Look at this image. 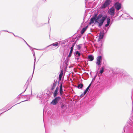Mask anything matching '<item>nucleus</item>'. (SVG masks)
Returning <instances> with one entry per match:
<instances>
[{"instance_id": "nucleus-50", "label": "nucleus", "mask_w": 133, "mask_h": 133, "mask_svg": "<svg viewBox=\"0 0 133 133\" xmlns=\"http://www.w3.org/2000/svg\"><path fill=\"white\" fill-rule=\"evenodd\" d=\"M102 44H101V47L102 46Z\"/></svg>"}, {"instance_id": "nucleus-4", "label": "nucleus", "mask_w": 133, "mask_h": 133, "mask_svg": "<svg viewBox=\"0 0 133 133\" xmlns=\"http://www.w3.org/2000/svg\"><path fill=\"white\" fill-rule=\"evenodd\" d=\"M102 59V57L101 56H98L97 58V61L96 62V64L98 65L99 67V68L101 65V62Z\"/></svg>"}, {"instance_id": "nucleus-11", "label": "nucleus", "mask_w": 133, "mask_h": 133, "mask_svg": "<svg viewBox=\"0 0 133 133\" xmlns=\"http://www.w3.org/2000/svg\"><path fill=\"white\" fill-rule=\"evenodd\" d=\"M35 69V67H34V66L33 70V73H32V76L31 77H30L29 78H28V80L26 82H28V84H29V83L30 82L32 79V78L33 76V75L34 73V72Z\"/></svg>"}, {"instance_id": "nucleus-38", "label": "nucleus", "mask_w": 133, "mask_h": 133, "mask_svg": "<svg viewBox=\"0 0 133 133\" xmlns=\"http://www.w3.org/2000/svg\"><path fill=\"white\" fill-rule=\"evenodd\" d=\"M85 94H84V92L80 96V98H82L83 97Z\"/></svg>"}, {"instance_id": "nucleus-53", "label": "nucleus", "mask_w": 133, "mask_h": 133, "mask_svg": "<svg viewBox=\"0 0 133 133\" xmlns=\"http://www.w3.org/2000/svg\"><path fill=\"white\" fill-rule=\"evenodd\" d=\"M34 49H35V48H34Z\"/></svg>"}, {"instance_id": "nucleus-8", "label": "nucleus", "mask_w": 133, "mask_h": 133, "mask_svg": "<svg viewBox=\"0 0 133 133\" xmlns=\"http://www.w3.org/2000/svg\"><path fill=\"white\" fill-rule=\"evenodd\" d=\"M59 92L60 95H62L63 94V82L62 81H61V83L59 86Z\"/></svg>"}, {"instance_id": "nucleus-39", "label": "nucleus", "mask_w": 133, "mask_h": 133, "mask_svg": "<svg viewBox=\"0 0 133 133\" xmlns=\"http://www.w3.org/2000/svg\"><path fill=\"white\" fill-rule=\"evenodd\" d=\"M38 50H46V48L45 47V48H43V49H38Z\"/></svg>"}, {"instance_id": "nucleus-21", "label": "nucleus", "mask_w": 133, "mask_h": 133, "mask_svg": "<svg viewBox=\"0 0 133 133\" xmlns=\"http://www.w3.org/2000/svg\"><path fill=\"white\" fill-rule=\"evenodd\" d=\"M88 26H87L83 28L81 31V34H83L84 33V32L88 28Z\"/></svg>"}, {"instance_id": "nucleus-17", "label": "nucleus", "mask_w": 133, "mask_h": 133, "mask_svg": "<svg viewBox=\"0 0 133 133\" xmlns=\"http://www.w3.org/2000/svg\"><path fill=\"white\" fill-rule=\"evenodd\" d=\"M88 59L90 61H92L94 59V56L92 55H89L88 57Z\"/></svg>"}, {"instance_id": "nucleus-19", "label": "nucleus", "mask_w": 133, "mask_h": 133, "mask_svg": "<svg viewBox=\"0 0 133 133\" xmlns=\"http://www.w3.org/2000/svg\"><path fill=\"white\" fill-rule=\"evenodd\" d=\"M26 95H27V96L25 97V98H26V100H24V101H23L21 102H20L19 103H18L17 104H16L15 105H16L17 104H19L20 103H21V102L28 101V100L29 99H30V96H29V95H24V96H26Z\"/></svg>"}, {"instance_id": "nucleus-41", "label": "nucleus", "mask_w": 133, "mask_h": 133, "mask_svg": "<svg viewBox=\"0 0 133 133\" xmlns=\"http://www.w3.org/2000/svg\"><path fill=\"white\" fill-rule=\"evenodd\" d=\"M55 81V80L54 81V83H53V84H55L56 85V84L57 83V81Z\"/></svg>"}, {"instance_id": "nucleus-27", "label": "nucleus", "mask_w": 133, "mask_h": 133, "mask_svg": "<svg viewBox=\"0 0 133 133\" xmlns=\"http://www.w3.org/2000/svg\"><path fill=\"white\" fill-rule=\"evenodd\" d=\"M63 70L62 69L61 70V72L59 74V77H62V76H63Z\"/></svg>"}, {"instance_id": "nucleus-42", "label": "nucleus", "mask_w": 133, "mask_h": 133, "mask_svg": "<svg viewBox=\"0 0 133 133\" xmlns=\"http://www.w3.org/2000/svg\"><path fill=\"white\" fill-rule=\"evenodd\" d=\"M77 57V58L75 57V59H76L77 61H78L79 60L80 58H79V57Z\"/></svg>"}, {"instance_id": "nucleus-52", "label": "nucleus", "mask_w": 133, "mask_h": 133, "mask_svg": "<svg viewBox=\"0 0 133 133\" xmlns=\"http://www.w3.org/2000/svg\"><path fill=\"white\" fill-rule=\"evenodd\" d=\"M10 109H9L8 110H10Z\"/></svg>"}, {"instance_id": "nucleus-28", "label": "nucleus", "mask_w": 133, "mask_h": 133, "mask_svg": "<svg viewBox=\"0 0 133 133\" xmlns=\"http://www.w3.org/2000/svg\"><path fill=\"white\" fill-rule=\"evenodd\" d=\"M73 50H70V52L69 53V54L68 55V57H70L72 55V52Z\"/></svg>"}, {"instance_id": "nucleus-18", "label": "nucleus", "mask_w": 133, "mask_h": 133, "mask_svg": "<svg viewBox=\"0 0 133 133\" xmlns=\"http://www.w3.org/2000/svg\"><path fill=\"white\" fill-rule=\"evenodd\" d=\"M28 85H29V84H28V82H26L23 88V89H25L24 91L21 94H20L19 95H20L22 93H24L26 89H27L28 88Z\"/></svg>"}, {"instance_id": "nucleus-34", "label": "nucleus", "mask_w": 133, "mask_h": 133, "mask_svg": "<svg viewBox=\"0 0 133 133\" xmlns=\"http://www.w3.org/2000/svg\"><path fill=\"white\" fill-rule=\"evenodd\" d=\"M102 73H101L100 72L99 73H98L97 72V73L96 75H97V76L98 75L99 77L100 76L102 75Z\"/></svg>"}, {"instance_id": "nucleus-30", "label": "nucleus", "mask_w": 133, "mask_h": 133, "mask_svg": "<svg viewBox=\"0 0 133 133\" xmlns=\"http://www.w3.org/2000/svg\"><path fill=\"white\" fill-rule=\"evenodd\" d=\"M89 90V89L88 88H87L84 91V94H85Z\"/></svg>"}, {"instance_id": "nucleus-14", "label": "nucleus", "mask_w": 133, "mask_h": 133, "mask_svg": "<svg viewBox=\"0 0 133 133\" xmlns=\"http://www.w3.org/2000/svg\"><path fill=\"white\" fill-rule=\"evenodd\" d=\"M31 51L32 52L33 54V55L34 58V67H35V62H36V57H35V53L34 51L32 49H32H30Z\"/></svg>"}, {"instance_id": "nucleus-23", "label": "nucleus", "mask_w": 133, "mask_h": 133, "mask_svg": "<svg viewBox=\"0 0 133 133\" xmlns=\"http://www.w3.org/2000/svg\"><path fill=\"white\" fill-rule=\"evenodd\" d=\"M83 84H82L80 83L77 85V87L79 89H82L83 88Z\"/></svg>"}, {"instance_id": "nucleus-46", "label": "nucleus", "mask_w": 133, "mask_h": 133, "mask_svg": "<svg viewBox=\"0 0 133 133\" xmlns=\"http://www.w3.org/2000/svg\"><path fill=\"white\" fill-rule=\"evenodd\" d=\"M42 1L44 2H46V0H42Z\"/></svg>"}, {"instance_id": "nucleus-40", "label": "nucleus", "mask_w": 133, "mask_h": 133, "mask_svg": "<svg viewBox=\"0 0 133 133\" xmlns=\"http://www.w3.org/2000/svg\"><path fill=\"white\" fill-rule=\"evenodd\" d=\"M62 77H58V82H59V81L60 82L61 81V79H62Z\"/></svg>"}, {"instance_id": "nucleus-7", "label": "nucleus", "mask_w": 133, "mask_h": 133, "mask_svg": "<svg viewBox=\"0 0 133 133\" xmlns=\"http://www.w3.org/2000/svg\"><path fill=\"white\" fill-rule=\"evenodd\" d=\"M114 6L116 10L118 11L121 8L122 5L121 3L117 2L115 3Z\"/></svg>"}, {"instance_id": "nucleus-33", "label": "nucleus", "mask_w": 133, "mask_h": 133, "mask_svg": "<svg viewBox=\"0 0 133 133\" xmlns=\"http://www.w3.org/2000/svg\"><path fill=\"white\" fill-rule=\"evenodd\" d=\"M22 39L24 40V41L25 43L30 48V49H31L32 48L31 47L30 45H29L22 38Z\"/></svg>"}, {"instance_id": "nucleus-36", "label": "nucleus", "mask_w": 133, "mask_h": 133, "mask_svg": "<svg viewBox=\"0 0 133 133\" xmlns=\"http://www.w3.org/2000/svg\"><path fill=\"white\" fill-rule=\"evenodd\" d=\"M131 99L132 102H133V88L132 91Z\"/></svg>"}, {"instance_id": "nucleus-44", "label": "nucleus", "mask_w": 133, "mask_h": 133, "mask_svg": "<svg viewBox=\"0 0 133 133\" xmlns=\"http://www.w3.org/2000/svg\"><path fill=\"white\" fill-rule=\"evenodd\" d=\"M91 83L88 86V87L87 88H88L89 89V88L90 87V86L91 85Z\"/></svg>"}, {"instance_id": "nucleus-55", "label": "nucleus", "mask_w": 133, "mask_h": 133, "mask_svg": "<svg viewBox=\"0 0 133 133\" xmlns=\"http://www.w3.org/2000/svg\"><path fill=\"white\" fill-rule=\"evenodd\" d=\"M132 19H133V18H132Z\"/></svg>"}, {"instance_id": "nucleus-2", "label": "nucleus", "mask_w": 133, "mask_h": 133, "mask_svg": "<svg viewBox=\"0 0 133 133\" xmlns=\"http://www.w3.org/2000/svg\"><path fill=\"white\" fill-rule=\"evenodd\" d=\"M130 121L129 125H126L123 129V133H133V116L129 119Z\"/></svg>"}, {"instance_id": "nucleus-35", "label": "nucleus", "mask_w": 133, "mask_h": 133, "mask_svg": "<svg viewBox=\"0 0 133 133\" xmlns=\"http://www.w3.org/2000/svg\"><path fill=\"white\" fill-rule=\"evenodd\" d=\"M65 106H64V104H62L61 105V108L62 109H63L65 108Z\"/></svg>"}, {"instance_id": "nucleus-25", "label": "nucleus", "mask_w": 133, "mask_h": 133, "mask_svg": "<svg viewBox=\"0 0 133 133\" xmlns=\"http://www.w3.org/2000/svg\"><path fill=\"white\" fill-rule=\"evenodd\" d=\"M105 68V67L104 66H103L101 68V69L100 70V72L101 73H103L104 71V69Z\"/></svg>"}, {"instance_id": "nucleus-51", "label": "nucleus", "mask_w": 133, "mask_h": 133, "mask_svg": "<svg viewBox=\"0 0 133 133\" xmlns=\"http://www.w3.org/2000/svg\"><path fill=\"white\" fill-rule=\"evenodd\" d=\"M81 37V36H78V37L79 38H80Z\"/></svg>"}, {"instance_id": "nucleus-48", "label": "nucleus", "mask_w": 133, "mask_h": 133, "mask_svg": "<svg viewBox=\"0 0 133 133\" xmlns=\"http://www.w3.org/2000/svg\"><path fill=\"white\" fill-rule=\"evenodd\" d=\"M5 112V111H4V112H2V113H1L0 114V115L1 114H3V113H4V112Z\"/></svg>"}, {"instance_id": "nucleus-13", "label": "nucleus", "mask_w": 133, "mask_h": 133, "mask_svg": "<svg viewBox=\"0 0 133 133\" xmlns=\"http://www.w3.org/2000/svg\"><path fill=\"white\" fill-rule=\"evenodd\" d=\"M74 55L76 57H79L81 55H82V54H81L79 51H76L74 52Z\"/></svg>"}, {"instance_id": "nucleus-56", "label": "nucleus", "mask_w": 133, "mask_h": 133, "mask_svg": "<svg viewBox=\"0 0 133 133\" xmlns=\"http://www.w3.org/2000/svg\"><path fill=\"white\" fill-rule=\"evenodd\" d=\"M48 21L49 22V21Z\"/></svg>"}, {"instance_id": "nucleus-47", "label": "nucleus", "mask_w": 133, "mask_h": 133, "mask_svg": "<svg viewBox=\"0 0 133 133\" xmlns=\"http://www.w3.org/2000/svg\"><path fill=\"white\" fill-rule=\"evenodd\" d=\"M131 114H132V113L133 112V108H132V109L131 111Z\"/></svg>"}, {"instance_id": "nucleus-43", "label": "nucleus", "mask_w": 133, "mask_h": 133, "mask_svg": "<svg viewBox=\"0 0 133 133\" xmlns=\"http://www.w3.org/2000/svg\"><path fill=\"white\" fill-rule=\"evenodd\" d=\"M13 35H14V36H15V37H18L19 38H21L22 39V38L21 37H19V36H16L15 35L14 33H13Z\"/></svg>"}, {"instance_id": "nucleus-24", "label": "nucleus", "mask_w": 133, "mask_h": 133, "mask_svg": "<svg viewBox=\"0 0 133 133\" xmlns=\"http://www.w3.org/2000/svg\"><path fill=\"white\" fill-rule=\"evenodd\" d=\"M103 28L104 30L102 31V32L103 33H104L105 34L106 33L108 30V29H109V28L107 29L105 27H103Z\"/></svg>"}, {"instance_id": "nucleus-15", "label": "nucleus", "mask_w": 133, "mask_h": 133, "mask_svg": "<svg viewBox=\"0 0 133 133\" xmlns=\"http://www.w3.org/2000/svg\"><path fill=\"white\" fill-rule=\"evenodd\" d=\"M45 48H46V49H48V50L47 51L54 49V48L53 46L51 44L47 46Z\"/></svg>"}, {"instance_id": "nucleus-10", "label": "nucleus", "mask_w": 133, "mask_h": 133, "mask_svg": "<svg viewBox=\"0 0 133 133\" xmlns=\"http://www.w3.org/2000/svg\"><path fill=\"white\" fill-rule=\"evenodd\" d=\"M122 76L124 78L127 79L130 77V76H129L127 72H125L124 73L122 74Z\"/></svg>"}, {"instance_id": "nucleus-3", "label": "nucleus", "mask_w": 133, "mask_h": 133, "mask_svg": "<svg viewBox=\"0 0 133 133\" xmlns=\"http://www.w3.org/2000/svg\"><path fill=\"white\" fill-rule=\"evenodd\" d=\"M61 99V98L60 97H57L52 100L50 103L53 105H56L58 104V102Z\"/></svg>"}, {"instance_id": "nucleus-22", "label": "nucleus", "mask_w": 133, "mask_h": 133, "mask_svg": "<svg viewBox=\"0 0 133 133\" xmlns=\"http://www.w3.org/2000/svg\"><path fill=\"white\" fill-rule=\"evenodd\" d=\"M60 42H61V41H58L54 43L51 44L52 45V46H55V47H56V46H57L58 45V44H59L60 43Z\"/></svg>"}, {"instance_id": "nucleus-32", "label": "nucleus", "mask_w": 133, "mask_h": 133, "mask_svg": "<svg viewBox=\"0 0 133 133\" xmlns=\"http://www.w3.org/2000/svg\"><path fill=\"white\" fill-rule=\"evenodd\" d=\"M56 85L55 84L53 83L52 85V88H51V90H54V89L55 88Z\"/></svg>"}, {"instance_id": "nucleus-31", "label": "nucleus", "mask_w": 133, "mask_h": 133, "mask_svg": "<svg viewBox=\"0 0 133 133\" xmlns=\"http://www.w3.org/2000/svg\"><path fill=\"white\" fill-rule=\"evenodd\" d=\"M82 45V44H79L77 45V49L78 50H79L81 49V45Z\"/></svg>"}, {"instance_id": "nucleus-12", "label": "nucleus", "mask_w": 133, "mask_h": 133, "mask_svg": "<svg viewBox=\"0 0 133 133\" xmlns=\"http://www.w3.org/2000/svg\"><path fill=\"white\" fill-rule=\"evenodd\" d=\"M43 93H38L37 95V97L38 98H39V99L42 100L43 99Z\"/></svg>"}, {"instance_id": "nucleus-49", "label": "nucleus", "mask_w": 133, "mask_h": 133, "mask_svg": "<svg viewBox=\"0 0 133 133\" xmlns=\"http://www.w3.org/2000/svg\"><path fill=\"white\" fill-rule=\"evenodd\" d=\"M65 63H66V62H68V60H65Z\"/></svg>"}, {"instance_id": "nucleus-6", "label": "nucleus", "mask_w": 133, "mask_h": 133, "mask_svg": "<svg viewBox=\"0 0 133 133\" xmlns=\"http://www.w3.org/2000/svg\"><path fill=\"white\" fill-rule=\"evenodd\" d=\"M109 14L112 16H113L115 14V9L113 7H112L108 11Z\"/></svg>"}, {"instance_id": "nucleus-29", "label": "nucleus", "mask_w": 133, "mask_h": 133, "mask_svg": "<svg viewBox=\"0 0 133 133\" xmlns=\"http://www.w3.org/2000/svg\"><path fill=\"white\" fill-rule=\"evenodd\" d=\"M97 77V75H96L93 78L91 82V83H92L95 80V79Z\"/></svg>"}, {"instance_id": "nucleus-20", "label": "nucleus", "mask_w": 133, "mask_h": 133, "mask_svg": "<svg viewBox=\"0 0 133 133\" xmlns=\"http://www.w3.org/2000/svg\"><path fill=\"white\" fill-rule=\"evenodd\" d=\"M9 108V105H7L5 107L3 108L2 109H1L0 110V111L5 110V111H5V112L6 111H7V110L8 108Z\"/></svg>"}, {"instance_id": "nucleus-1", "label": "nucleus", "mask_w": 133, "mask_h": 133, "mask_svg": "<svg viewBox=\"0 0 133 133\" xmlns=\"http://www.w3.org/2000/svg\"><path fill=\"white\" fill-rule=\"evenodd\" d=\"M106 19L107 23L105 25V27H107L110 24L111 21L110 17H108L106 14L103 15V14H100L98 16L97 14H95L90 19L89 24L91 25L94 23V22L95 24H96L97 23L98 24V27H101Z\"/></svg>"}, {"instance_id": "nucleus-5", "label": "nucleus", "mask_w": 133, "mask_h": 133, "mask_svg": "<svg viewBox=\"0 0 133 133\" xmlns=\"http://www.w3.org/2000/svg\"><path fill=\"white\" fill-rule=\"evenodd\" d=\"M111 1L110 0H106L101 6L102 8H105L108 6L110 4Z\"/></svg>"}, {"instance_id": "nucleus-26", "label": "nucleus", "mask_w": 133, "mask_h": 133, "mask_svg": "<svg viewBox=\"0 0 133 133\" xmlns=\"http://www.w3.org/2000/svg\"><path fill=\"white\" fill-rule=\"evenodd\" d=\"M76 43V42H74L73 43H72V45L70 48V50H73V49H74V47Z\"/></svg>"}, {"instance_id": "nucleus-9", "label": "nucleus", "mask_w": 133, "mask_h": 133, "mask_svg": "<svg viewBox=\"0 0 133 133\" xmlns=\"http://www.w3.org/2000/svg\"><path fill=\"white\" fill-rule=\"evenodd\" d=\"M105 34L104 33H103L102 32H100L99 35V37L98 39V41H100L103 38Z\"/></svg>"}, {"instance_id": "nucleus-37", "label": "nucleus", "mask_w": 133, "mask_h": 133, "mask_svg": "<svg viewBox=\"0 0 133 133\" xmlns=\"http://www.w3.org/2000/svg\"><path fill=\"white\" fill-rule=\"evenodd\" d=\"M45 24V23H41L40 24V25H39V26L37 25V26L38 27H40V26H43V25H44Z\"/></svg>"}, {"instance_id": "nucleus-54", "label": "nucleus", "mask_w": 133, "mask_h": 133, "mask_svg": "<svg viewBox=\"0 0 133 133\" xmlns=\"http://www.w3.org/2000/svg\"><path fill=\"white\" fill-rule=\"evenodd\" d=\"M13 106H12V107H11V108H11L12 107H13Z\"/></svg>"}, {"instance_id": "nucleus-45", "label": "nucleus", "mask_w": 133, "mask_h": 133, "mask_svg": "<svg viewBox=\"0 0 133 133\" xmlns=\"http://www.w3.org/2000/svg\"><path fill=\"white\" fill-rule=\"evenodd\" d=\"M4 31H6V32H8L9 33H12V34H13V33H12V32H9V31H6V30H4Z\"/></svg>"}, {"instance_id": "nucleus-16", "label": "nucleus", "mask_w": 133, "mask_h": 133, "mask_svg": "<svg viewBox=\"0 0 133 133\" xmlns=\"http://www.w3.org/2000/svg\"><path fill=\"white\" fill-rule=\"evenodd\" d=\"M58 87H57L55 91L54 92L53 94V96L54 97H55L56 96H57L58 94Z\"/></svg>"}]
</instances>
